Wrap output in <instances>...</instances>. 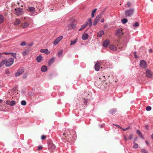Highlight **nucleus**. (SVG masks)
<instances>
[{"instance_id": "4be33fe9", "label": "nucleus", "mask_w": 153, "mask_h": 153, "mask_svg": "<svg viewBox=\"0 0 153 153\" xmlns=\"http://www.w3.org/2000/svg\"><path fill=\"white\" fill-rule=\"evenodd\" d=\"M70 132V136L71 137H72L73 136L75 137L76 135L75 134V132L73 130H71Z\"/></svg>"}, {"instance_id": "7ed1b4c3", "label": "nucleus", "mask_w": 153, "mask_h": 153, "mask_svg": "<svg viewBox=\"0 0 153 153\" xmlns=\"http://www.w3.org/2000/svg\"><path fill=\"white\" fill-rule=\"evenodd\" d=\"M134 12V9H129L125 12V15L127 17H131L133 14Z\"/></svg>"}, {"instance_id": "aec40b11", "label": "nucleus", "mask_w": 153, "mask_h": 153, "mask_svg": "<svg viewBox=\"0 0 153 153\" xmlns=\"http://www.w3.org/2000/svg\"><path fill=\"white\" fill-rule=\"evenodd\" d=\"M70 131H67L66 132V133H64L63 134V136H64L65 135H67L68 136H67V137H68V138L69 137V138L70 139H71V137L70 136Z\"/></svg>"}, {"instance_id": "f704fd0d", "label": "nucleus", "mask_w": 153, "mask_h": 153, "mask_svg": "<svg viewBox=\"0 0 153 153\" xmlns=\"http://www.w3.org/2000/svg\"><path fill=\"white\" fill-rule=\"evenodd\" d=\"M20 21L19 20L17 19L14 23V25H18L20 24Z\"/></svg>"}, {"instance_id": "e433bc0d", "label": "nucleus", "mask_w": 153, "mask_h": 153, "mask_svg": "<svg viewBox=\"0 0 153 153\" xmlns=\"http://www.w3.org/2000/svg\"><path fill=\"white\" fill-rule=\"evenodd\" d=\"M21 104L22 105H26V102L25 100H23L21 102Z\"/></svg>"}, {"instance_id": "ea45409f", "label": "nucleus", "mask_w": 153, "mask_h": 153, "mask_svg": "<svg viewBox=\"0 0 153 153\" xmlns=\"http://www.w3.org/2000/svg\"><path fill=\"white\" fill-rule=\"evenodd\" d=\"M98 22H99L97 20L95 19L94 20L93 22V23L94 25L95 26L97 25V23Z\"/></svg>"}, {"instance_id": "f257e3e1", "label": "nucleus", "mask_w": 153, "mask_h": 153, "mask_svg": "<svg viewBox=\"0 0 153 153\" xmlns=\"http://www.w3.org/2000/svg\"><path fill=\"white\" fill-rule=\"evenodd\" d=\"M5 65L6 67H9L11 66L13 63L14 60L13 58H10L8 59H5Z\"/></svg>"}, {"instance_id": "603ef678", "label": "nucleus", "mask_w": 153, "mask_h": 153, "mask_svg": "<svg viewBox=\"0 0 153 153\" xmlns=\"http://www.w3.org/2000/svg\"><path fill=\"white\" fill-rule=\"evenodd\" d=\"M42 147L41 146H38L37 150H40L42 149Z\"/></svg>"}, {"instance_id": "5701e85b", "label": "nucleus", "mask_w": 153, "mask_h": 153, "mask_svg": "<svg viewBox=\"0 0 153 153\" xmlns=\"http://www.w3.org/2000/svg\"><path fill=\"white\" fill-rule=\"evenodd\" d=\"M88 24V23H86L85 24L81 26L79 30L81 31L84 29L87 26Z\"/></svg>"}, {"instance_id": "f03ea898", "label": "nucleus", "mask_w": 153, "mask_h": 153, "mask_svg": "<svg viewBox=\"0 0 153 153\" xmlns=\"http://www.w3.org/2000/svg\"><path fill=\"white\" fill-rule=\"evenodd\" d=\"M104 62V61L99 60L97 61L96 63L95 64V69L96 71H99L100 66Z\"/></svg>"}, {"instance_id": "393cba45", "label": "nucleus", "mask_w": 153, "mask_h": 153, "mask_svg": "<svg viewBox=\"0 0 153 153\" xmlns=\"http://www.w3.org/2000/svg\"><path fill=\"white\" fill-rule=\"evenodd\" d=\"M63 52V50L62 49L59 51L58 53V56L59 57L61 56Z\"/></svg>"}, {"instance_id": "a211bd4d", "label": "nucleus", "mask_w": 153, "mask_h": 153, "mask_svg": "<svg viewBox=\"0 0 153 153\" xmlns=\"http://www.w3.org/2000/svg\"><path fill=\"white\" fill-rule=\"evenodd\" d=\"M47 70V67L45 65H43L41 68V71L42 72L46 71Z\"/></svg>"}, {"instance_id": "ddd939ff", "label": "nucleus", "mask_w": 153, "mask_h": 153, "mask_svg": "<svg viewBox=\"0 0 153 153\" xmlns=\"http://www.w3.org/2000/svg\"><path fill=\"white\" fill-rule=\"evenodd\" d=\"M146 76L148 77L151 78L152 77V73L149 70H147L146 71Z\"/></svg>"}, {"instance_id": "49530a36", "label": "nucleus", "mask_w": 153, "mask_h": 153, "mask_svg": "<svg viewBox=\"0 0 153 153\" xmlns=\"http://www.w3.org/2000/svg\"><path fill=\"white\" fill-rule=\"evenodd\" d=\"M5 54L6 55H8L10 54V52H4L3 53H0V54Z\"/></svg>"}, {"instance_id": "13d9d810", "label": "nucleus", "mask_w": 153, "mask_h": 153, "mask_svg": "<svg viewBox=\"0 0 153 153\" xmlns=\"http://www.w3.org/2000/svg\"><path fill=\"white\" fill-rule=\"evenodd\" d=\"M104 19L103 18V19H102L101 20V22L102 23V22H104Z\"/></svg>"}, {"instance_id": "7c9ffc66", "label": "nucleus", "mask_w": 153, "mask_h": 153, "mask_svg": "<svg viewBox=\"0 0 153 153\" xmlns=\"http://www.w3.org/2000/svg\"><path fill=\"white\" fill-rule=\"evenodd\" d=\"M121 22L123 24H125L128 22V20L126 19H123L121 20Z\"/></svg>"}, {"instance_id": "72a5a7b5", "label": "nucleus", "mask_w": 153, "mask_h": 153, "mask_svg": "<svg viewBox=\"0 0 153 153\" xmlns=\"http://www.w3.org/2000/svg\"><path fill=\"white\" fill-rule=\"evenodd\" d=\"M4 17L3 16L1 15H0V23H2L3 21Z\"/></svg>"}, {"instance_id": "0e129e2a", "label": "nucleus", "mask_w": 153, "mask_h": 153, "mask_svg": "<svg viewBox=\"0 0 153 153\" xmlns=\"http://www.w3.org/2000/svg\"><path fill=\"white\" fill-rule=\"evenodd\" d=\"M145 142H146V144H147L148 145V144H149V143L148 142V141H145Z\"/></svg>"}, {"instance_id": "c03bdc74", "label": "nucleus", "mask_w": 153, "mask_h": 153, "mask_svg": "<svg viewBox=\"0 0 153 153\" xmlns=\"http://www.w3.org/2000/svg\"><path fill=\"white\" fill-rule=\"evenodd\" d=\"M146 109L147 111H150L151 109V107L149 106H148L146 107Z\"/></svg>"}, {"instance_id": "f8f14e48", "label": "nucleus", "mask_w": 153, "mask_h": 153, "mask_svg": "<svg viewBox=\"0 0 153 153\" xmlns=\"http://www.w3.org/2000/svg\"><path fill=\"white\" fill-rule=\"evenodd\" d=\"M88 34L87 33H84L82 35V38L83 40H85L88 38Z\"/></svg>"}, {"instance_id": "473e14b6", "label": "nucleus", "mask_w": 153, "mask_h": 153, "mask_svg": "<svg viewBox=\"0 0 153 153\" xmlns=\"http://www.w3.org/2000/svg\"><path fill=\"white\" fill-rule=\"evenodd\" d=\"M134 146L133 147V148L136 149L138 147V145L137 144L135 143L134 142L133 143Z\"/></svg>"}, {"instance_id": "a878e982", "label": "nucleus", "mask_w": 153, "mask_h": 153, "mask_svg": "<svg viewBox=\"0 0 153 153\" xmlns=\"http://www.w3.org/2000/svg\"><path fill=\"white\" fill-rule=\"evenodd\" d=\"M4 59L1 61L0 62V68H1L3 65L5 64L6 62Z\"/></svg>"}, {"instance_id": "864d4df0", "label": "nucleus", "mask_w": 153, "mask_h": 153, "mask_svg": "<svg viewBox=\"0 0 153 153\" xmlns=\"http://www.w3.org/2000/svg\"><path fill=\"white\" fill-rule=\"evenodd\" d=\"M5 73L7 74H9L10 71L8 69H6L5 71Z\"/></svg>"}, {"instance_id": "bb28decb", "label": "nucleus", "mask_w": 153, "mask_h": 153, "mask_svg": "<svg viewBox=\"0 0 153 153\" xmlns=\"http://www.w3.org/2000/svg\"><path fill=\"white\" fill-rule=\"evenodd\" d=\"M102 14L103 13H101L97 15L96 16L95 19H96V20H97L99 21L100 19L101 18V16L102 15Z\"/></svg>"}, {"instance_id": "a19ab883", "label": "nucleus", "mask_w": 153, "mask_h": 153, "mask_svg": "<svg viewBox=\"0 0 153 153\" xmlns=\"http://www.w3.org/2000/svg\"><path fill=\"white\" fill-rule=\"evenodd\" d=\"M28 54V52L27 51H25L22 53V54L24 56L27 55Z\"/></svg>"}, {"instance_id": "5fc2aeb1", "label": "nucleus", "mask_w": 153, "mask_h": 153, "mask_svg": "<svg viewBox=\"0 0 153 153\" xmlns=\"http://www.w3.org/2000/svg\"><path fill=\"white\" fill-rule=\"evenodd\" d=\"M135 53H136V52H135L134 53L135 57V58L137 59V58H138V56H137L136 55V54H135Z\"/></svg>"}, {"instance_id": "69168bd1", "label": "nucleus", "mask_w": 153, "mask_h": 153, "mask_svg": "<svg viewBox=\"0 0 153 153\" xmlns=\"http://www.w3.org/2000/svg\"><path fill=\"white\" fill-rule=\"evenodd\" d=\"M151 137L152 138V139H153V134H152L151 135Z\"/></svg>"}, {"instance_id": "de8ad7c7", "label": "nucleus", "mask_w": 153, "mask_h": 153, "mask_svg": "<svg viewBox=\"0 0 153 153\" xmlns=\"http://www.w3.org/2000/svg\"><path fill=\"white\" fill-rule=\"evenodd\" d=\"M133 137V134H130L129 135V136L128 137V139H129L131 140L132 139Z\"/></svg>"}, {"instance_id": "37998d69", "label": "nucleus", "mask_w": 153, "mask_h": 153, "mask_svg": "<svg viewBox=\"0 0 153 153\" xmlns=\"http://www.w3.org/2000/svg\"><path fill=\"white\" fill-rule=\"evenodd\" d=\"M141 153H148L144 149H141Z\"/></svg>"}, {"instance_id": "cd10ccee", "label": "nucleus", "mask_w": 153, "mask_h": 153, "mask_svg": "<svg viewBox=\"0 0 153 153\" xmlns=\"http://www.w3.org/2000/svg\"><path fill=\"white\" fill-rule=\"evenodd\" d=\"M86 23H88V24H89L90 26L91 27L92 25V24L91 19H89L88 20V22H86Z\"/></svg>"}, {"instance_id": "58836bf2", "label": "nucleus", "mask_w": 153, "mask_h": 153, "mask_svg": "<svg viewBox=\"0 0 153 153\" xmlns=\"http://www.w3.org/2000/svg\"><path fill=\"white\" fill-rule=\"evenodd\" d=\"M88 99H86L85 98L83 100V102L85 104H87L88 102Z\"/></svg>"}, {"instance_id": "a18cd8bd", "label": "nucleus", "mask_w": 153, "mask_h": 153, "mask_svg": "<svg viewBox=\"0 0 153 153\" xmlns=\"http://www.w3.org/2000/svg\"><path fill=\"white\" fill-rule=\"evenodd\" d=\"M26 45L25 42L24 41L22 42L21 44V45L22 46H25Z\"/></svg>"}, {"instance_id": "4468645a", "label": "nucleus", "mask_w": 153, "mask_h": 153, "mask_svg": "<svg viewBox=\"0 0 153 153\" xmlns=\"http://www.w3.org/2000/svg\"><path fill=\"white\" fill-rule=\"evenodd\" d=\"M40 51L41 53H44L46 54H48L50 53V52L47 49H41Z\"/></svg>"}, {"instance_id": "412c9836", "label": "nucleus", "mask_w": 153, "mask_h": 153, "mask_svg": "<svg viewBox=\"0 0 153 153\" xmlns=\"http://www.w3.org/2000/svg\"><path fill=\"white\" fill-rule=\"evenodd\" d=\"M78 39L77 38L75 39L74 40H71V41L70 45H72L75 44L77 41Z\"/></svg>"}, {"instance_id": "6ab92c4d", "label": "nucleus", "mask_w": 153, "mask_h": 153, "mask_svg": "<svg viewBox=\"0 0 153 153\" xmlns=\"http://www.w3.org/2000/svg\"><path fill=\"white\" fill-rule=\"evenodd\" d=\"M42 59V56L41 55H39L36 58V61L37 62H40Z\"/></svg>"}, {"instance_id": "b1692460", "label": "nucleus", "mask_w": 153, "mask_h": 153, "mask_svg": "<svg viewBox=\"0 0 153 153\" xmlns=\"http://www.w3.org/2000/svg\"><path fill=\"white\" fill-rule=\"evenodd\" d=\"M110 49L113 51H115L116 50V47L114 45H111L110 46Z\"/></svg>"}, {"instance_id": "9d476101", "label": "nucleus", "mask_w": 153, "mask_h": 153, "mask_svg": "<svg viewBox=\"0 0 153 153\" xmlns=\"http://www.w3.org/2000/svg\"><path fill=\"white\" fill-rule=\"evenodd\" d=\"M140 66L143 68H146L147 66L146 62L144 60L140 61Z\"/></svg>"}, {"instance_id": "6e6552de", "label": "nucleus", "mask_w": 153, "mask_h": 153, "mask_svg": "<svg viewBox=\"0 0 153 153\" xmlns=\"http://www.w3.org/2000/svg\"><path fill=\"white\" fill-rule=\"evenodd\" d=\"M63 37L62 36H60L57 38L55 41L53 42V44L56 45L62 39Z\"/></svg>"}, {"instance_id": "1a4fd4ad", "label": "nucleus", "mask_w": 153, "mask_h": 153, "mask_svg": "<svg viewBox=\"0 0 153 153\" xmlns=\"http://www.w3.org/2000/svg\"><path fill=\"white\" fill-rule=\"evenodd\" d=\"M123 34V33L122 31V29L120 28L117 29L116 32V35L118 36H122Z\"/></svg>"}, {"instance_id": "c756f323", "label": "nucleus", "mask_w": 153, "mask_h": 153, "mask_svg": "<svg viewBox=\"0 0 153 153\" xmlns=\"http://www.w3.org/2000/svg\"><path fill=\"white\" fill-rule=\"evenodd\" d=\"M131 6V4L129 2H128L125 5V7H129Z\"/></svg>"}, {"instance_id": "dca6fc26", "label": "nucleus", "mask_w": 153, "mask_h": 153, "mask_svg": "<svg viewBox=\"0 0 153 153\" xmlns=\"http://www.w3.org/2000/svg\"><path fill=\"white\" fill-rule=\"evenodd\" d=\"M104 34V32L103 30L100 31L97 33V36L99 37H101Z\"/></svg>"}, {"instance_id": "c85d7f7f", "label": "nucleus", "mask_w": 153, "mask_h": 153, "mask_svg": "<svg viewBox=\"0 0 153 153\" xmlns=\"http://www.w3.org/2000/svg\"><path fill=\"white\" fill-rule=\"evenodd\" d=\"M29 26V24L27 22H25L23 23V28H25Z\"/></svg>"}, {"instance_id": "79ce46f5", "label": "nucleus", "mask_w": 153, "mask_h": 153, "mask_svg": "<svg viewBox=\"0 0 153 153\" xmlns=\"http://www.w3.org/2000/svg\"><path fill=\"white\" fill-rule=\"evenodd\" d=\"M139 25V23L137 22H136L135 23H134L133 25V26H134L135 27H137Z\"/></svg>"}, {"instance_id": "e2e57ef3", "label": "nucleus", "mask_w": 153, "mask_h": 153, "mask_svg": "<svg viewBox=\"0 0 153 153\" xmlns=\"http://www.w3.org/2000/svg\"><path fill=\"white\" fill-rule=\"evenodd\" d=\"M22 2L21 1H20L19 2H18L17 3V4H20L21 3H22Z\"/></svg>"}, {"instance_id": "f3484780", "label": "nucleus", "mask_w": 153, "mask_h": 153, "mask_svg": "<svg viewBox=\"0 0 153 153\" xmlns=\"http://www.w3.org/2000/svg\"><path fill=\"white\" fill-rule=\"evenodd\" d=\"M109 44V41L108 40L105 41L103 44V46L104 47H107Z\"/></svg>"}, {"instance_id": "680f3d73", "label": "nucleus", "mask_w": 153, "mask_h": 153, "mask_svg": "<svg viewBox=\"0 0 153 153\" xmlns=\"http://www.w3.org/2000/svg\"><path fill=\"white\" fill-rule=\"evenodd\" d=\"M25 19H29V18L28 17H25L24 18Z\"/></svg>"}, {"instance_id": "4d7b16f0", "label": "nucleus", "mask_w": 153, "mask_h": 153, "mask_svg": "<svg viewBox=\"0 0 153 153\" xmlns=\"http://www.w3.org/2000/svg\"><path fill=\"white\" fill-rule=\"evenodd\" d=\"M124 137L125 140V141H127V137L126 136H124Z\"/></svg>"}, {"instance_id": "20e7f679", "label": "nucleus", "mask_w": 153, "mask_h": 153, "mask_svg": "<svg viewBox=\"0 0 153 153\" xmlns=\"http://www.w3.org/2000/svg\"><path fill=\"white\" fill-rule=\"evenodd\" d=\"M24 71V68H20L17 70L15 74V76L16 77L19 76L23 73Z\"/></svg>"}, {"instance_id": "052dcab7", "label": "nucleus", "mask_w": 153, "mask_h": 153, "mask_svg": "<svg viewBox=\"0 0 153 153\" xmlns=\"http://www.w3.org/2000/svg\"><path fill=\"white\" fill-rule=\"evenodd\" d=\"M17 86H15V87L13 88V90H15L17 88Z\"/></svg>"}, {"instance_id": "423d86ee", "label": "nucleus", "mask_w": 153, "mask_h": 153, "mask_svg": "<svg viewBox=\"0 0 153 153\" xmlns=\"http://www.w3.org/2000/svg\"><path fill=\"white\" fill-rule=\"evenodd\" d=\"M48 148L51 152L54 150L56 148L55 145L51 142H50L48 144Z\"/></svg>"}, {"instance_id": "39448f33", "label": "nucleus", "mask_w": 153, "mask_h": 153, "mask_svg": "<svg viewBox=\"0 0 153 153\" xmlns=\"http://www.w3.org/2000/svg\"><path fill=\"white\" fill-rule=\"evenodd\" d=\"M15 14L18 16L21 15L23 12V10L22 8H18L15 9Z\"/></svg>"}, {"instance_id": "4c0bfd02", "label": "nucleus", "mask_w": 153, "mask_h": 153, "mask_svg": "<svg viewBox=\"0 0 153 153\" xmlns=\"http://www.w3.org/2000/svg\"><path fill=\"white\" fill-rule=\"evenodd\" d=\"M115 112H116L115 110L112 109V110H110V111L109 113L110 114H114Z\"/></svg>"}, {"instance_id": "774afa93", "label": "nucleus", "mask_w": 153, "mask_h": 153, "mask_svg": "<svg viewBox=\"0 0 153 153\" xmlns=\"http://www.w3.org/2000/svg\"><path fill=\"white\" fill-rule=\"evenodd\" d=\"M2 100L1 99H0V102H1L2 101Z\"/></svg>"}, {"instance_id": "bf43d9fd", "label": "nucleus", "mask_w": 153, "mask_h": 153, "mask_svg": "<svg viewBox=\"0 0 153 153\" xmlns=\"http://www.w3.org/2000/svg\"><path fill=\"white\" fill-rule=\"evenodd\" d=\"M121 129H122L123 131H125L127 130L128 129V128H126L125 129H123L122 128Z\"/></svg>"}, {"instance_id": "c9c22d12", "label": "nucleus", "mask_w": 153, "mask_h": 153, "mask_svg": "<svg viewBox=\"0 0 153 153\" xmlns=\"http://www.w3.org/2000/svg\"><path fill=\"white\" fill-rule=\"evenodd\" d=\"M10 54H11L12 56L14 58L16 59V53H11L10 52Z\"/></svg>"}, {"instance_id": "2eb2a0df", "label": "nucleus", "mask_w": 153, "mask_h": 153, "mask_svg": "<svg viewBox=\"0 0 153 153\" xmlns=\"http://www.w3.org/2000/svg\"><path fill=\"white\" fill-rule=\"evenodd\" d=\"M55 60V58L54 57H52L51 59H50L48 63V66L51 65L54 62Z\"/></svg>"}, {"instance_id": "338daca9", "label": "nucleus", "mask_w": 153, "mask_h": 153, "mask_svg": "<svg viewBox=\"0 0 153 153\" xmlns=\"http://www.w3.org/2000/svg\"><path fill=\"white\" fill-rule=\"evenodd\" d=\"M26 77H27V75H26V76H24L23 77V78H26Z\"/></svg>"}, {"instance_id": "8fccbe9b", "label": "nucleus", "mask_w": 153, "mask_h": 153, "mask_svg": "<svg viewBox=\"0 0 153 153\" xmlns=\"http://www.w3.org/2000/svg\"><path fill=\"white\" fill-rule=\"evenodd\" d=\"M46 138V137L44 135H42L41 137V139L42 140H44Z\"/></svg>"}, {"instance_id": "3c124183", "label": "nucleus", "mask_w": 153, "mask_h": 153, "mask_svg": "<svg viewBox=\"0 0 153 153\" xmlns=\"http://www.w3.org/2000/svg\"><path fill=\"white\" fill-rule=\"evenodd\" d=\"M137 133L138 134H139L140 135H141V136H142V134L141 133V132L140 131H139V130H137Z\"/></svg>"}, {"instance_id": "09e8293b", "label": "nucleus", "mask_w": 153, "mask_h": 153, "mask_svg": "<svg viewBox=\"0 0 153 153\" xmlns=\"http://www.w3.org/2000/svg\"><path fill=\"white\" fill-rule=\"evenodd\" d=\"M71 26L73 29H74L76 27V25L75 24H72L71 25Z\"/></svg>"}, {"instance_id": "0eeeda50", "label": "nucleus", "mask_w": 153, "mask_h": 153, "mask_svg": "<svg viewBox=\"0 0 153 153\" xmlns=\"http://www.w3.org/2000/svg\"><path fill=\"white\" fill-rule=\"evenodd\" d=\"M35 10V8L32 7H29L27 9V11L30 13V15H32L34 13Z\"/></svg>"}, {"instance_id": "9b49d317", "label": "nucleus", "mask_w": 153, "mask_h": 153, "mask_svg": "<svg viewBox=\"0 0 153 153\" xmlns=\"http://www.w3.org/2000/svg\"><path fill=\"white\" fill-rule=\"evenodd\" d=\"M5 103L6 104L8 105H15L17 104L16 102L14 100L11 101L9 100H7L6 102Z\"/></svg>"}, {"instance_id": "6e6d98bb", "label": "nucleus", "mask_w": 153, "mask_h": 153, "mask_svg": "<svg viewBox=\"0 0 153 153\" xmlns=\"http://www.w3.org/2000/svg\"><path fill=\"white\" fill-rule=\"evenodd\" d=\"M114 125L115 126H116L118 127V128H122L120 127L117 124H114Z\"/></svg>"}, {"instance_id": "2f4dec72", "label": "nucleus", "mask_w": 153, "mask_h": 153, "mask_svg": "<svg viewBox=\"0 0 153 153\" xmlns=\"http://www.w3.org/2000/svg\"><path fill=\"white\" fill-rule=\"evenodd\" d=\"M97 10V9H95L94 10L92 11L91 13V16L92 18H94V14L96 11Z\"/></svg>"}]
</instances>
